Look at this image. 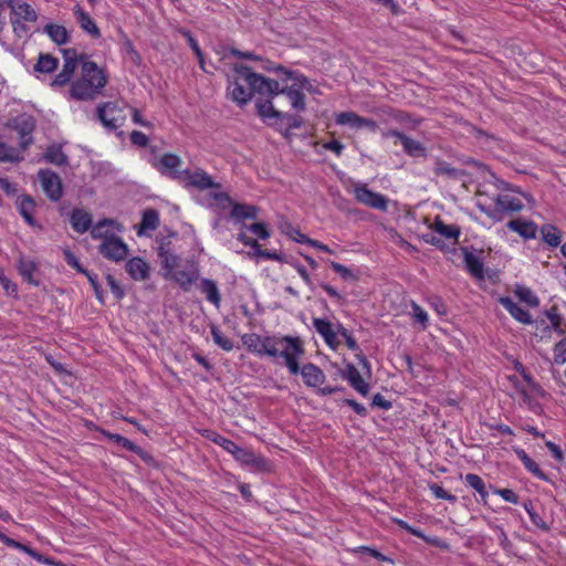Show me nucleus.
Here are the masks:
<instances>
[{"label": "nucleus", "mask_w": 566, "mask_h": 566, "mask_svg": "<svg viewBox=\"0 0 566 566\" xmlns=\"http://www.w3.org/2000/svg\"><path fill=\"white\" fill-rule=\"evenodd\" d=\"M232 70L233 75L231 80L229 78V86L233 87L230 94L231 99L238 105L248 104L254 93L264 95L266 98H276L280 95H285L295 111H305V95L302 93V90H310L312 85L303 74L286 70L284 66H279L277 70L284 73L283 82L286 80L294 81L291 86H286L274 78L253 72L250 66L243 64H234ZM228 88L230 90V87Z\"/></svg>", "instance_id": "nucleus-1"}, {"label": "nucleus", "mask_w": 566, "mask_h": 566, "mask_svg": "<svg viewBox=\"0 0 566 566\" xmlns=\"http://www.w3.org/2000/svg\"><path fill=\"white\" fill-rule=\"evenodd\" d=\"M247 349L258 356L283 358L285 366L292 375L300 370L298 359L304 355L303 342L297 336H261L256 333H248L241 336Z\"/></svg>", "instance_id": "nucleus-2"}, {"label": "nucleus", "mask_w": 566, "mask_h": 566, "mask_svg": "<svg viewBox=\"0 0 566 566\" xmlns=\"http://www.w3.org/2000/svg\"><path fill=\"white\" fill-rule=\"evenodd\" d=\"M108 82V75L104 69L87 60L86 54H81V75L70 87V98L75 101H94L103 94Z\"/></svg>", "instance_id": "nucleus-3"}, {"label": "nucleus", "mask_w": 566, "mask_h": 566, "mask_svg": "<svg viewBox=\"0 0 566 566\" xmlns=\"http://www.w3.org/2000/svg\"><path fill=\"white\" fill-rule=\"evenodd\" d=\"M275 98H259L255 102L256 114L269 126H277L279 123L286 119L287 126L292 129L301 128L304 124L303 117L300 115L287 114L279 111L274 104Z\"/></svg>", "instance_id": "nucleus-4"}, {"label": "nucleus", "mask_w": 566, "mask_h": 566, "mask_svg": "<svg viewBox=\"0 0 566 566\" xmlns=\"http://www.w3.org/2000/svg\"><path fill=\"white\" fill-rule=\"evenodd\" d=\"M96 117L109 130H116L126 120L124 109L114 102L99 104L96 108Z\"/></svg>", "instance_id": "nucleus-5"}, {"label": "nucleus", "mask_w": 566, "mask_h": 566, "mask_svg": "<svg viewBox=\"0 0 566 566\" xmlns=\"http://www.w3.org/2000/svg\"><path fill=\"white\" fill-rule=\"evenodd\" d=\"M181 165V158L171 153L164 154L158 161L154 163V167L161 175L179 181H185L186 175H189V170H180Z\"/></svg>", "instance_id": "nucleus-6"}, {"label": "nucleus", "mask_w": 566, "mask_h": 566, "mask_svg": "<svg viewBox=\"0 0 566 566\" xmlns=\"http://www.w3.org/2000/svg\"><path fill=\"white\" fill-rule=\"evenodd\" d=\"M38 178L45 196L53 202L63 197V182L61 177L51 169H40Z\"/></svg>", "instance_id": "nucleus-7"}, {"label": "nucleus", "mask_w": 566, "mask_h": 566, "mask_svg": "<svg viewBox=\"0 0 566 566\" xmlns=\"http://www.w3.org/2000/svg\"><path fill=\"white\" fill-rule=\"evenodd\" d=\"M353 192L355 195V199L366 207L378 209L380 211H386L388 208V199L381 193L374 192L365 184H355Z\"/></svg>", "instance_id": "nucleus-8"}, {"label": "nucleus", "mask_w": 566, "mask_h": 566, "mask_svg": "<svg viewBox=\"0 0 566 566\" xmlns=\"http://www.w3.org/2000/svg\"><path fill=\"white\" fill-rule=\"evenodd\" d=\"M8 127L14 129L20 136V147L25 150L32 143V133L35 129V120L33 116L23 114L11 119Z\"/></svg>", "instance_id": "nucleus-9"}, {"label": "nucleus", "mask_w": 566, "mask_h": 566, "mask_svg": "<svg viewBox=\"0 0 566 566\" xmlns=\"http://www.w3.org/2000/svg\"><path fill=\"white\" fill-rule=\"evenodd\" d=\"M98 251L104 258L119 262L126 259L128 254V247L119 237L114 235L102 241L98 247Z\"/></svg>", "instance_id": "nucleus-10"}, {"label": "nucleus", "mask_w": 566, "mask_h": 566, "mask_svg": "<svg viewBox=\"0 0 566 566\" xmlns=\"http://www.w3.org/2000/svg\"><path fill=\"white\" fill-rule=\"evenodd\" d=\"M480 210L492 219H499V212H518L524 208L520 199L510 197L507 195H499L495 198V209L479 206Z\"/></svg>", "instance_id": "nucleus-11"}, {"label": "nucleus", "mask_w": 566, "mask_h": 566, "mask_svg": "<svg viewBox=\"0 0 566 566\" xmlns=\"http://www.w3.org/2000/svg\"><path fill=\"white\" fill-rule=\"evenodd\" d=\"M157 255L164 270L163 274H169L179 265L180 258L172 251L171 241L168 238L159 240Z\"/></svg>", "instance_id": "nucleus-12"}, {"label": "nucleus", "mask_w": 566, "mask_h": 566, "mask_svg": "<svg viewBox=\"0 0 566 566\" xmlns=\"http://www.w3.org/2000/svg\"><path fill=\"white\" fill-rule=\"evenodd\" d=\"M101 432L105 437H107L111 441L120 446L123 449H126L128 451L136 453L145 463L151 464L155 462L154 457L150 453L143 450L140 447H138L133 441L128 440L127 438H125L118 433H111L106 430H101Z\"/></svg>", "instance_id": "nucleus-13"}, {"label": "nucleus", "mask_w": 566, "mask_h": 566, "mask_svg": "<svg viewBox=\"0 0 566 566\" xmlns=\"http://www.w3.org/2000/svg\"><path fill=\"white\" fill-rule=\"evenodd\" d=\"M10 9V19L18 18L24 22H35L38 13L35 10L23 0H3Z\"/></svg>", "instance_id": "nucleus-14"}, {"label": "nucleus", "mask_w": 566, "mask_h": 566, "mask_svg": "<svg viewBox=\"0 0 566 566\" xmlns=\"http://www.w3.org/2000/svg\"><path fill=\"white\" fill-rule=\"evenodd\" d=\"M340 376L361 396L366 397L369 394V384L364 380L358 369L352 363L346 364L345 368L340 371Z\"/></svg>", "instance_id": "nucleus-15"}, {"label": "nucleus", "mask_w": 566, "mask_h": 566, "mask_svg": "<svg viewBox=\"0 0 566 566\" xmlns=\"http://www.w3.org/2000/svg\"><path fill=\"white\" fill-rule=\"evenodd\" d=\"M185 182L187 187H193L199 190L220 187V185L214 182L212 178L202 169H198L193 172L189 170V175H186Z\"/></svg>", "instance_id": "nucleus-16"}, {"label": "nucleus", "mask_w": 566, "mask_h": 566, "mask_svg": "<svg viewBox=\"0 0 566 566\" xmlns=\"http://www.w3.org/2000/svg\"><path fill=\"white\" fill-rule=\"evenodd\" d=\"M208 438H210L212 442L220 446L227 452L231 453L237 461L241 462L244 459L247 460V452L249 449L242 448L232 440L216 432H212L211 436L209 434Z\"/></svg>", "instance_id": "nucleus-17"}, {"label": "nucleus", "mask_w": 566, "mask_h": 566, "mask_svg": "<svg viewBox=\"0 0 566 566\" xmlns=\"http://www.w3.org/2000/svg\"><path fill=\"white\" fill-rule=\"evenodd\" d=\"M467 271L476 280H484V264L480 256L474 255L467 247L461 248Z\"/></svg>", "instance_id": "nucleus-18"}, {"label": "nucleus", "mask_w": 566, "mask_h": 566, "mask_svg": "<svg viewBox=\"0 0 566 566\" xmlns=\"http://www.w3.org/2000/svg\"><path fill=\"white\" fill-rule=\"evenodd\" d=\"M297 374L302 375L304 384L308 387H317L322 385L326 378L323 370L312 363L304 364Z\"/></svg>", "instance_id": "nucleus-19"}, {"label": "nucleus", "mask_w": 566, "mask_h": 566, "mask_svg": "<svg viewBox=\"0 0 566 566\" xmlns=\"http://www.w3.org/2000/svg\"><path fill=\"white\" fill-rule=\"evenodd\" d=\"M313 326L331 348L335 349L339 345V342L337 340V333L334 331L329 321L324 318H314Z\"/></svg>", "instance_id": "nucleus-20"}, {"label": "nucleus", "mask_w": 566, "mask_h": 566, "mask_svg": "<svg viewBox=\"0 0 566 566\" xmlns=\"http://www.w3.org/2000/svg\"><path fill=\"white\" fill-rule=\"evenodd\" d=\"M73 230L77 233H85L93 226L92 214L84 209L74 208L70 216Z\"/></svg>", "instance_id": "nucleus-21"}, {"label": "nucleus", "mask_w": 566, "mask_h": 566, "mask_svg": "<svg viewBox=\"0 0 566 566\" xmlns=\"http://www.w3.org/2000/svg\"><path fill=\"white\" fill-rule=\"evenodd\" d=\"M499 302L520 323L531 324L533 322L528 311L517 305L510 296H501Z\"/></svg>", "instance_id": "nucleus-22"}, {"label": "nucleus", "mask_w": 566, "mask_h": 566, "mask_svg": "<svg viewBox=\"0 0 566 566\" xmlns=\"http://www.w3.org/2000/svg\"><path fill=\"white\" fill-rule=\"evenodd\" d=\"M74 14L76 17V20L80 24V27L88 33L93 39H99L101 38V31L94 20L90 17V14L83 10L82 7L75 6L74 7Z\"/></svg>", "instance_id": "nucleus-23"}, {"label": "nucleus", "mask_w": 566, "mask_h": 566, "mask_svg": "<svg viewBox=\"0 0 566 566\" xmlns=\"http://www.w3.org/2000/svg\"><path fill=\"white\" fill-rule=\"evenodd\" d=\"M166 280L175 281L184 291H190L192 284L198 279L197 271H171L169 274H163Z\"/></svg>", "instance_id": "nucleus-24"}, {"label": "nucleus", "mask_w": 566, "mask_h": 566, "mask_svg": "<svg viewBox=\"0 0 566 566\" xmlns=\"http://www.w3.org/2000/svg\"><path fill=\"white\" fill-rule=\"evenodd\" d=\"M125 269L132 279L143 281L149 276L148 264L138 256L132 258L126 262Z\"/></svg>", "instance_id": "nucleus-25"}, {"label": "nucleus", "mask_w": 566, "mask_h": 566, "mask_svg": "<svg viewBox=\"0 0 566 566\" xmlns=\"http://www.w3.org/2000/svg\"><path fill=\"white\" fill-rule=\"evenodd\" d=\"M507 228L518 233L524 239H534L537 233V226L533 221H526L523 219H514L507 222Z\"/></svg>", "instance_id": "nucleus-26"}, {"label": "nucleus", "mask_w": 566, "mask_h": 566, "mask_svg": "<svg viewBox=\"0 0 566 566\" xmlns=\"http://www.w3.org/2000/svg\"><path fill=\"white\" fill-rule=\"evenodd\" d=\"M18 271L24 281L34 286H39L41 281L34 277L35 272H38V264L29 259L20 258L18 261Z\"/></svg>", "instance_id": "nucleus-27"}, {"label": "nucleus", "mask_w": 566, "mask_h": 566, "mask_svg": "<svg viewBox=\"0 0 566 566\" xmlns=\"http://www.w3.org/2000/svg\"><path fill=\"white\" fill-rule=\"evenodd\" d=\"M34 209L35 202L31 196L23 195L18 198V210L25 222L31 227L36 226V221L33 217Z\"/></svg>", "instance_id": "nucleus-28"}, {"label": "nucleus", "mask_w": 566, "mask_h": 566, "mask_svg": "<svg viewBox=\"0 0 566 566\" xmlns=\"http://www.w3.org/2000/svg\"><path fill=\"white\" fill-rule=\"evenodd\" d=\"M230 218L240 222L245 219L255 220L258 218V208L253 205L233 203Z\"/></svg>", "instance_id": "nucleus-29"}, {"label": "nucleus", "mask_w": 566, "mask_h": 566, "mask_svg": "<svg viewBox=\"0 0 566 566\" xmlns=\"http://www.w3.org/2000/svg\"><path fill=\"white\" fill-rule=\"evenodd\" d=\"M514 452L528 472L539 480L548 481V476L543 472V470H541L538 464L525 452V450L515 448Z\"/></svg>", "instance_id": "nucleus-30"}, {"label": "nucleus", "mask_w": 566, "mask_h": 566, "mask_svg": "<svg viewBox=\"0 0 566 566\" xmlns=\"http://www.w3.org/2000/svg\"><path fill=\"white\" fill-rule=\"evenodd\" d=\"M43 30L57 45L66 44L70 41V33L63 25L49 23Z\"/></svg>", "instance_id": "nucleus-31"}, {"label": "nucleus", "mask_w": 566, "mask_h": 566, "mask_svg": "<svg viewBox=\"0 0 566 566\" xmlns=\"http://www.w3.org/2000/svg\"><path fill=\"white\" fill-rule=\"evenodd\" d=\"M200 291L206 294L207 300L217 308L220 307L221 296L217 283L210 279H202L200 282Z\"/></svg>", "instance_id": "nucleus-32"}, {"label": "nucleus", "mask_w": 566, "mask_h": 566, "mask_svg": "<svg viewBox=\"0 0 566 566\" xmlns=\"http://www.w3.org/2000/svg\"><path fill=\"white\" fill-rule=\"evenodd\" d=\"M378 115L385 122H396V123H408L410 120V115L403 111L395 109L389 106L380 107L378 109Z\"/></svg>", "instance_id": "nucleus-33"}, {"label": "nucleus", "mask_w": 566, "mask_h": 566, "mask_svg": "<svg viewBox=\"0 0 566 566\" xmlns=\"http://www.w3.org/2000/svg\"><path fill=\"white\" fill-rule=\"evenodd\" d=\"M240 463L260 472H268L271 469V463L264 457L255 454L250 449L247 452V460L244 459Z\"/></svg>", "instance_id": "nucleus-34"}, {"label": "nucleus", "mask_w": 566, "mask_h": 566, "mask_svg": "<svg viewBox=\"0 0 566 566\" xmlns=\"http://www.w3.org/2000/svg\"><path fill=\"white\" fill-rule=\"evenodd\" d=\"M43 158L45 161L55 166H65L69 164L67 156L62 151L60 145H51L46 148Z\"/></svg>", "instance_id": "nucleus-35"}, {"label": "nucleus", "mask_w": 566, "mask_h": 566, "mask_svg": "<svg viewBox=\"0 0 566 566\" xmlns=\"http://www.w3.org/2000/svg\"><path fill=\"white\" fill-rule=\"evenodd\" d=\"M433 172L437 176H447L449 179L458 180L464 176L462 169L452 167L449 163L438 159L434 164Z\"/></svg>", "instance_id": "nucleus-36"}, {"label": "nucleus", "mask_w": 566, "mask_h": 566, "mask_svg": "<svg viewBox=\"0 0 566 566\" xmlns=\"http://www.w3.org/2000/svg\"><path fill=\"white\" fill-rule=\"evenodd\" d=\"M159 226V213L155 209H146L143 212L142 221L139 224V229L137 231L138 235L143 233L145 230H156Z\"/></svg>", "instance_id": "nucleus-37"}, {"label": "nucleus", "mask_w": 566, "mask_h": 566, "mask_svg": "<svg viewBox=\"0 0 566 566\" xmlns=\"http://www.w3.org/2000/svg\"><path fill=\"white\" fill-rule=\"evenodd\" d=\"M401 145L405 153L410 157H427L426 147L420 142L415 140L409 136H402Z\"/></svg>", "instance_id": "nucleus-38"}, {"label": "nucleus", "mask_w": 566, "mask_h": 566, "mask_svg": "<svg viewBox=\"0 0 566 566\" xmlns=\"http://www.w3.org/2000/svg\"><path fill=\"white\" fill-rule=\"evenodd\" d=\"M59 60L51 54L40 53L34 71L40 73H52L56 70Z\"/></svg>", "instance_id": "nucleus-39"}, {"label": "nucleus", "mask_w": 566, "mask_h": 566, "mask_svg": "<svg viewBox=\"0 0 566 566\" xmlns=\"http://www.w3.org/2000/svg\"><path fill=\"white\" fill-rule=\"evenodd\" d=\"M542 239L549 247L556 248L562 242V232L553 224L546 223L541 229Z\"/></svg>", "instance_id": "nucleus-40"}, {"label": "nucleus", "mask_w": 566, "mask_h": 566, "mask_svg": "<svg viewBox=\"0 0 566 566\" xmlns=\"http://www.w3.org/2000/svg\"><path fill=\"white\" fill-rule=\"evenodd\" d=\"M433 229L440 235L453 239L454 241H458L460 235V228L458 226L446 224L439 217L434 220Z\"/></svg>", "instance_id": "nucleus-41"}, {"label": "nucleus", "mask_w": 566, "mask_h": 566, "mask_svg": "<svg viewBox=\"0 0 566 566\" xmlns=\"http://www.w3.org/2000/svg\"><path fill=\"white\" fill-rule=\"evenodd\" d=\"M75 64H71L70 61H65L61 72L56 74L53 81L51 82V86H64L67 83H70L75 72Z\"/></svg>", "instance_id": "nucleus-42"}, {"label": "nucleus", "mask_w": 566, "mask_h": 566, "mask_svg": "<svg viewBox=\"0 0 566 566\" xmlns=\"http://www.w3.org/2000/svg\"><path fill=\"white\" fill-rule=\"evenodd\" d=\"M116 222L112 219H102L95 226L91 228V235L93 239H102L105 241L108 237H114L115 234L109 232V230L105 229L108 226H113Z\"/></svg>", "instance_id": "nucleus-43"}, {"label": "nucleus", "mask_w": 566, "mask_h": 566, "mask_svg": "<svg viewBox=\"0 0 566 566\" xmlns=\"http://www.w3.org/2000/svg\"><path fill=\"white\" fill-rule=\"evenodd\" d=\"M515 295L528 306L536 307L539 304L538 297L533 293V291L526 286L517 285L515 291Z\"/></svg>", "instance_id": "nucleus-44"}, {"label": "nucleus", "mask_w": 566, "mask_h": 566, "mask_svg": "<svg viewBox=\"0 0 566 566\" xmlns=\"http://www.w3.org/2000/svg\"><path fill=\"white\" fill-rule=\"evenodd\" d=\"M360 117L355 112H342L337 114L335 122L338 125H349L352 128L359 129Z\"/></svg>", "instance_id": "nucleus-45"}, {"label": "nucleus", "mask_w": 566, "mask_h": 566, "mask_svg": "<svg viewBox=\"0 0 566 566\" xmlns=\"http://www.w3.org/2000/svg\"><path fill=\"white\" fill-rule=\"evenodd\" d=\"M211 336L213 342L223 350L231 352L233 349V342L230 338L224 337L220 329L214 325L211 326Z\"/></svg>", "instance_id": "nucleus-46"}, {"label": "nucleus", "mask_w": 566, "mask_h": 566, "mask_svg": "<svg viewBox=\"0 0 566 566\" xmlns=\"http://www.w3.org/2000/svg\"><path fill=\"white\" fill-rule=\"evenodd\" d=\"M241 228L251 231L253 234H255L259 239H262V240H265L271 237V231L268 229V227L263 222H255L250 226L242 223Z\"/></svg>", "instance_id": "nucleus-47"}, {"label": "nucleus", "mask_w": 566, "mask_h": 566, "mask_svg": "<svg viewBox=\"0 0 566 566\" xmlns=\"http://www.w3.org/2000/svg\"><path fill=\"white\" fill-rule=\"evenodd\" d=\"M181 33L187 38L190 48L192 49L193 53L196 54V56L198 59V62H199V65H200L201 70L207 72V70L205 69L203 53H202V51H201L197 40L187 30L181 31Z\"/></svg>", "instance_id": "nucleus-48"}, {"label": "nucleus", "mask_w": 566, "mask_h": 566, "mask_svg": "<svg viewBox=\"0 0 566 566\" xmlns=\"http://www.w3.org/2000/svg\"><path fill=\"white\" fill-rule=\"evenodd\" d=\"M84 275L87 277V280L94 291L95 297L98 300V302L101 304H104L105 303L104 291L102 289V285L98 282L97 274L87 271Z\"/></svg>", "instance_id": "nucleus-49"}, {"label": "nucleus", "mask_w": 566, "mask_h": 566, "mask_svg": "<svg viewBox=\"0 0 566 566\" xmlns=\"http://www.w3.org/2000/svg\"><path fill=\"white\" fill-rule=\"evenodd\" d=\"M546 317L549 319L552 327L558 333L564 334V331L560 329L563 317L557 313V306L554 305L551 308L545 311Z\"/></svg>", "instance_id": "nucleus-50"}, {"label": "nucleus", "mask_w": 566, "mask_h": 566, "mask_svg": "<svg viewBox=\"0 0 566 566\" xmlns=\"http://www.w3.org/2000/svg\"><path fill=\"white\" fill-rule=\"evenodd\" d=\"M566 363V337L554 346V364L563 365Z\"/></svg>", "instance_id": "nucleus-51"}, {"label": "nucleus", "mask_w": 566, "mask_h": 566, "mask_svg": "<svg viewBox=\"0 0 566 566\" xmlns=\"http://www.w3.org/2000/svg\"><path fill=\"white\" fill-rule=\"evenodd\" d=\"M429 489H430V491L433 493V495L437 499L446 500V501H449L451 503H455L457 502V496L455 495L450 494L441 485H439L437 483L429 484Z\"/></svg>", "instance_id": "nucleus-52"}, {"label": "nucleus", "mask_w": 566, "mask_h": 566, "mask_svg": "<svg viewBox=\"0 0 566 566\" xmlns=\"http://www.w3.org/2000/svg\"><path fill=\"white\" fill-rule=\"evenodd\" d=\"M0 284L2 285L3 290L9 295H13L14 297H18V286L15 283L11 282L7 275L4 274V270L0 266Z\"/></svg>", "instance_id": "nucleus-53"}, {"label": "nucleus", "mask_w": 566, "mask_h": 566, "mask_svg": "<svg viewBox=\"0 0 566 566\" xmlns=\"http://www.w3.org/2000/svg\"><path fill=\"white\" fill-rule=\"evenodd\" d=\"M331 268L338 273L344 280L357 281L358 276L355 275L350 269L335 261L331 262Z\"/></svg>", "instance_id": "nucleus-54"}, {"label": "nucleus", "mask_w": 566, "mask_h": 566, "mask_svg": "<svg viewBox=\"0 0 566 566\" xmlns=\"http://www.w3.org/2000/svg\"><path fill=\"white\" fill-rule=\"evenodd\" d=\"M464 481L469 486H471L476 492H481L484 488H486L482 478L474 473H468L464 476Z\"/></svg>", "instance_id": "nucleus-55"}, {"label": "nucleus", "mask_w": 566, "mask_h": 566, "mask_svg": "<svg viewBox=\"0 0 566 566\" xmlns=\"http://www.w3.org/2000/svg\"><path fill=\"white\" fill-rule=\"evenodd\" d=\"M412 315L417 322H419L423 328L427 327L428 324V314L427 312L417 303H411Z\"/></svg>", "instance_id": "nucleus-56"}, {"label": "nucleus", "mask_w": 566, "mask_h": 566, "mask_svg": "<svg viewBox=\"0 0 566 566\" xmlns=\"http://www.w3.org/2000/svg\"><path fill=\"white\" fill-rule=\"evenodd\" d=\"M10 22L12 24L13 33L18 38H23L28 34L29 28L25 25V22L23 20H19L18 18H11Z\"/></svg>", "instance_id": "nucleus-57"}, {"label": "nucleus", "mask_w": 566, "mask_h": 566, "mask_svg": "<svg viewBox=\"0 0 566 566\" xmlns=\"http://www.w3.org/2000/svg\"><path fill=\"white\" fill-rule=\"evenodd\" d=\"M106 280H107V284H108L112 293L116 297V300H122L125 296V292H124L123 287L120 286V284L111 274H107Z\"/></svg>", "instance_id": "nucleus-58"}, {"label": "nucleus", "mask_w": 566, "mask_h": 566, "mask_svg": "<svg viewBox=\"0 0 566 566\" xmlns=\"http://www.w3.org/2000/svg\"><path fill=\"white\" fill-rule=\"evenodd\" d=\"M63 254L66 263L71 268L75 269L78 273L82 274H85L87 272V270L81 265L77 258L70 250H64Z\"/></svg>", "instance_id": "nucleus-59"}, {"label": "nucleus", "mask_w": 566, "mask_h": 566, "mask_svg": "<svg viewBox=\"0 0 566 566\" xmlns=\"http://www.w3.org/2000/svg\"><path fill=\"white\" fill-rule=\"evenodd\" d=\"M495 530L497 531V539H499V543L501 545V547L506 552V553H512L513 551V544L512 542L509 539L505 531L503 530V527L501 526H495Z\"/></svg>", "instance_id": "nucleus-60"}, {"label": "nucleus", "mask_w": 566, "mask_h": 566, "mask_svg": "<svg viewBox=\"0 0 566 566\" xmlns=\"http://www.w3.org/2000/svg\"><path fill=\"white\" fill-rule=\"evenodd\" d=\"M124 50L129 55L130 61L135 65H139L142 63V56L140 54L135 50L133 43L130 40L126 39L124 42Z\"/></svg>", "instance_id": "nucleus-61"}, {"label": "nucleus", "mask_w": 566, "mask_h": 566, "mask_svg": "<svg viewBox=\"0 0 566 566\" xmlns=\"http://www.w3.org/2000/svg\"><path fill=\"white\" fill-rule=\"evenodd\" d=\"M15 150L0 142V161L12 163L17 160Z\"/></svg>", "instance_id": "nucleus-62"}, {"label": "nucleus", "mask_w": 566, "mask_h": 566, "mask_svg": "<svg viewBox=\"0 0 566 566\" xmlns=\"http://www.w3.org/2000/svg\"><path fill=\"white\" fill-rule=\"evenodd\" d=\"M494 493L499 494L506 502L518 503V495L511 489H495Z\"/></svg>", "instance_id": "nucleus-63"}, {"label": "nucleus", "mask_w": 566, "mask_h": 566, "mask_svg": "<svg viewBox=\"0 0 566 566\" xmlns=\"http://www.w3.org/2000/svg\"><path fill=\"white\" fill-rule=\"evenodd\" d=\"M371 407H377L382 410H389L392 407L391 401L387 400L381 394L374 395L371 399Z\"/></svg>", "instance_id": "nucleus-64"}]
</instances>
